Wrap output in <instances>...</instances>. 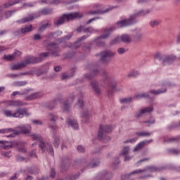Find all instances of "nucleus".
Wrapping results in <instances>:
<instances>
[{
  "label": "nucleus",
  "instance_id": "16",
  "mask_svg": "<svg viewBox=\"0 0 180 180\" xmlns=\"http://www.w3.org/2000/svg\"><path fill=\"white\" fill-rule=\"evenodd\" d=\"M90 85L96 95H99V94H101V89H99V86H98V82H96V80L91 81Z\"/></svg>",
  "mask_w": 180,
  "mask_h": 180
},
{
  "label": "nucleus",
  "instance_id": "10",
  "mask_svg": "<svg viewBox=\"0 0 180 180\" xmlns=\"http://www.w3.org/2000/svg\"><path fill=\"white\" fill-rule=\"evenodd\" d=\"M17 131L19 134L22 133L23 134H29L30 133V130H32V127L29 124L27 125H22V126H18L17 127Z\"/></svg>",
  "mask_w": 180,
  "mask_h": 180
},
{
  "label": "nucleus",
  "instance_id": "46",
  "mask_svg": "<svg viewBox=\"0 0 180 180\" xmlns=\"http://www.w3.org/2000/svg\"><path fill=\"white\" fill-rule=\"evenodd\" d=\"M131 174H123L121 176V179L122 180H134V179L131 178V176H130Z\"/></svg>",
  "mask_w": 180,
  "mask_h": 180
},
{
  "label": "nucleus",
  "instance_id": "11",
  "mask_svg": "<svg viewBox=\"0 0 180 180\" xmlns=\"http://www.w3.org/2000/svg\"><path fill=\"white\" fill-rule=\"evenodd\" d=\"M98 74H99L98 69L94 70L92 72V74H84L82 82H85V81H91V79H92L94 77L98 75Z\"/></svg>",
  "mask_w": 180,
  "mask_h": 180
},
{
  "label": "nucleus",
  "instance_id": "33",
  "mask_svg": "<svg viewBox=\"0 0 180 180\" xmlns=\"http://www.w3.org/2000/svg\"><path fill=\"white\" fill-rule=\"evenodd\" d=\"M136 136H137V137H150V136H151V134L150 132L141 131L136 132Z\"/></svg>",
  "mask_w": 180,
  "mask_h": 180
},
{
  "label": "nucleus",
  "instance_id": "28",
  "mask_svg": "<svg viewBox=\"0 0 180 180\" xmlns=\"http://www.w3.org/2000/svg\"><path fill=\"white\" fill-rule=\"evenodd\" d=\"M152 112H154L153 106L146 107L141 110V113H152Z\"/></svg>",
  "mask_w": 180,
  "mask_h": 180
},
{
  "label": "nucleus",
  "instance_id": "62",
  "mask_svg": "<svg viewBox=\"0 0 180 180\" xmlns=\"http://www.w3.org/2000/svg\"><path fill=\"white\" fill-rule=\"evenodd\" d=\"M127 50L124 48H119L117 49L118 54H124L126 53Z\"/></svg>",
  "mask_w": 180,
  "mask_h": 180
},
{
  "label": "nucleus",
  "instance_id": "40",
  "mask_svg": "<svg viewBox=\"0 0 180 180\" xmlns=\"http://www.w3.org/2000/svg\"><path fill=\"white\" fill-rule=\"evenodd\" d=\"M98 140H100V141H104V143H108V141H110V136L103 134L101 139L98 137Z\"/></svg>",
  "mask_w": 180,
  "mask_h": 180
},
{
  "label": "nucleus",
  "instance_id": "26",
  "mask_svg": "<svg viewBox=\"0 0 180 180\" xmlns=\"http://www.w3.org/2000/svg\"><path fill=\"white\" fill-rule=\"evenodd\" d=\"M28 172L32 175H37L40 172V169L37 167H32L28 169Z\"/></svg>",
  "mask_w": 180,
  "mask_h": 180
},
{
  "label": "nucleus",
  "instance_id": "30",
  "mask_svg": "<svg viewBox=\"0 0 180 180\" xmlns=\"http://www.w3.org/2000/svg\"><path fill=\"white\" fill-rule=\"evenodd\" d=\"M6 117H23L24 113H6Z\"/></svg>",
  "mask_w": 180,
  "mask_h": 180
},
{
  "label": "nucleus",
  "instance_id": "44",
  "mask_svg": "<svg viewBox=\"0 0 180 180\" xmlns=\"http://www.w3.org/2000/svg\"><path fill=\"white\" fill-rule=\"evenodd\" d=\"M4 60H6L7 61H13V60H15V55H4Z\"/></svg>",
  "mask_w": 180,
  "mask_h": 180
},
{
  "label": "nucleus",
  "instance_id": "59",
  "mask_svg": "<svg viewBox=\"0 0 180 180\" xmlns=\"http://www.w3.org/2000/svg\"><path fill=\"white\" fill-rule=\"evenodd\" d=\"M44 73V72H43V70H41V69L35 70V74L36 75H37V77H40V75H43Z\"/></svg>",
  "mask_w": 180,
  "mask_h": 180
},
{
  "label": "nucleus",
  "instance_id": "45",
  "mask_svg": "<svg viewBox=\"0 0 180 180\" xmlns=\"http://www.w3.org/2000/svg\"><path fill=\"white\" fill-rule=\"evenodd\" d=\"M139 74H140L139 72V71H136V70H131V72H129L127 75V77H137V75H139Z\"/></svg>",
  "mask_w": 180,
  "mask_h": 180
},
{
  "label": "nucleus",
  "instance_id": "20",
  "mask_svg": "<svg viewBox=\"0 0 180 180\" xmlns=\"http://www.w3.org/2000/svg\"><path fill=\"white\" fill-rule=\"evenodd\" d=\"M33 30V26L32 25L22 26L20 29L21 34H27Z\"/></svg>",
  "mask_w": 180,
  "mask_h": 180
},
{
  "label": "nucleus",
  "instance_id": "63",
  "mask_svg": "<svg viewBox=\"0 0 180 180\" xmlns=\"http://www.w3.org/2000/svg\"><path fill=\"white\" fill-rule=\"evenodd\" d=\"M17 113H27V109H26V108H19L17 110Z\"/></svg>",
  "mask_w": 180,
  "mask_h": 180
},
{
  "label": "nucleus",
  "instance_id": "3",
  "mask_svg": "<svg viewBox=\"0 0 180 180\" xmlns=\"http://www.w3.org/2000/svg\"><path fill=\"white\" fill-rule=\"evenodd\" d=\"M50 53L49 52H45L42 53L40 54V56L39 58L33 57V56H30L22 62V63L25 64V67H27L29 65V64H37V63H41L46 57H49V55Z\"/></svg>",
  "mask_w": 180,
  "mask_h": 180
},
{
  "label": "nucleus",
  "instance_id": "57",
  "mask_svg": "<svg viewBox=\"0 0 180 180\" xmlns=\"http://www.w3.org/2000/svg\"><path fill=\"white\" fill-rule=\"evenodd\" d=\"M83 122H85L86 123L88 122V119L89 118V114L84 113L82 116Z\"/></svg>",
  "mask_w": 180,
  "mask_h": 180
},
{
  "label": "nucleus",
  "instance_id": "53",
  "mask_svg": "<svg viewBox=\"0 0 180 180\" xmlns=\"http://www.w3.org/2000/svg\"><path fill=\"white\" fill-rule=\"evenodd\" d=\"M149 25L152 27H155V26H158V25H160V22L158 20H152L150 21Z\"/></svg>",
  "mask_w": 180,
  "mask_h": 180
},
{
  "label": "nucleus",
  "instance_id": "8",
  "mask_svg": "<svg viewBox=\"0 0 180 180\" xmlns=\"http://www.w3.org/2000/svg\"><path fill=\"white\" fill-rule=\"evenodd\" d=\"M48 50L51 51L53 57H58V53H60V48L58 45L56 43H51L48 45Z\"/></svg>",
  "mask_w": 180,
  "mask_h": 180
},
{
  "label": "nucleus",
  "instance_id": "22",
  "mask_svg": "<svg viewBox=\"0 0 180 180\" xmlns=\"http://www.w3.org/2000/svg\"><path fill=\"white\" fill-rule=\"evenodd\" d=\"M43 94L41 93H34L28 96L25 98L26 101H33V99H37L39 98H41Z\"/></svg>",
  "mask_w": 180,
  "mask_h": 180
},
{
  "label": "nucleus",
  "instance_id": "36",
  "mask_svg": "<svg viewBox=\"0 0 180 180\" xmlns=\"http://www.w3.org/2000/svg\"><path fill=\"white\" fill-rule=\"evenodd\" d=\"M53 13V9L51 8H44L40 11L41 15H50Z\"/></svg>",
  "mask_w": 180,
  "mask_h": 180
},
{
  "label": "nucleus",
  "instance_id": "5",
  "mask_svg": "<svg viewBox=\"0 0 180 180\" xmlns=\"http://www.w3.org/2000/svg\"><path fill=\"white\" fill-rule=\"evenodd\" d=\"M157 171H161L155 166H146L144 169H138L130 172V175H137V174H143V172H157Z\"/></svg>",
  "mask_w": 180,
  "mask_h": 180
},
{
  "label": "nucleus",
  "instance_id": "31",
  "mask_svg": "<svg viewBox=\"0 0 180 180\" xmlns=\"http://www.w3.org/2000/svg\"><path fill=\"white\" fill-rule=\"evenodd\" d=\"M131 101H133V98L131 97H126L120 99V103H122V105L130 103Z\"/></svg>",
  "mask_w": 180,
  "mask_h": 180
},
{
  "label": "nucleus",
  "instance_id": "21",
  "mask_svg": "<svg viewBox=\"0 0 180 180\" xmlns=\"http://www.w3.org/2000/svg\"><path fill=\"white\" fill-rule=\"evenodd\" d=\"M33 19H34V17L33 15H30L28 17H25L24 18L17 20L16 23H19L20 25H22L23 23H27V22H32Z\"/></svg>",
  "mask_w": 180,
  "mask_h": 180
},
{
  "label": "nucleus",
  "instance_id": "60",
  "mask_svg": "<svg viewBox=\"0 0 180 180\" xmlns=\"http://www.w3.org/2000/svg\"><path fill=\"white\" fill-rule=\"evenodd\" d=\"M33 40H35V41L41 40V35L39 34H34Z\"/></svg>",
  "mask_w": 180,
  "mask_h": 180
},
{
  "label": "nucleus",
  "instance_id": "29",
  "mask_svg": "<svg viewBox=\"0 0 180 180\" xmlns=\"http://www.w3.org/2000/svg\"><path fill=\"white\" fill-rule=\"evenodd\" d=\"M53 146L54 147H56V148H58V146L60 144V138L58 137V136H57L56 134H54L53 135Z\"/></svg>",
  "mask_w": 180,
  "mask_h": 180
},
{
  "label": "nucleus",
  "instance_id": "23",
  "mask_svg": "<svg viewBox=\"0 0 180 180\" xmlns=\"http://www.w3.org/2000/svg\"><path fill=\"white\" fill-rule=\"evenodd\" d=\"M22 68H25V64L23 63V62H21L20 63H15L11 66V70L12 71L15 70H22Z\"/></svg>",
  "mask_w": 180,
  "mask_h": 180
},
{
  "label": "nucleus",
  "instance_id": "24",
  "mask_svg": "<svg viewBox=\"0 0 180 180\" xmlns=\"http://www.w3.org/2000/svg\"><path fill=\"white\" fill-rule=\"evenodd\" d=\"M109 10L102 11V10H92L87 13V15H102V13H106Z\"/></svg>",
  "mask_w": 180,
  "mask_h": 180
},
{
  "label": "nucleus",
  "instance_id": "52",
  "mask_svg": "<svg viewBox=\"0 0 180 180\" xmlns=\"http://www.w3.org/2000/svg\"><path fill=\"white\" fill-rule=\"evenodd\" d=\"M35 74H36V70H32L27 72L21 73L20 75H34Z\"/></svg>",
  "mask_w": 180,
  "mask_h": 180
},
{
  "label": "nucleus",
  "instance_id": "35",
  "mask_svg": "<svg viewBox=\"0 0 180 180\" xmlns=\"http://www.w3.org/2000/svg\"><path fill=\"white\" fill-rule=\"evenodd\" d=\"M75 108H76V109H79V110H81V109H83L84 101H82V99L79 98L77 104L75 105Z\"/></svg>",
  "mask_w": 180,
  "mask_h": 180
},
{
  "label": "nucleus",
  "instance_id": "6",
  "mask_svg": "<svg viewBox=\"0 0 180 180\" xmlns=\"http://www.w3.org/2000/svg\"><path fill=\"white\" fill-rule=\"evenodd\" d=\"M115 56H116V52L110 50H106L100 53V60L101 61H103V63H109V61H110V58H112V57H115Z\"/></svg>",
  "mask_w": 180,
  "mask_h": 180
},
{
  "label": "nucleus",
  "instance_id": "27",
  "mask_svg": "<svg viewBox=\"0 0 180 180\" xmlns=\"http://www.w3.org/2000/svg\"><path fill=\"white\" fill-rule=\"evenodd\" d=\"M101 75L103 77V81H109L110 79V76H109V74L105 70H101Z\"/></svg>",
  "mask_w": 180,
  "mask_h": 180
},
{
  "label": "nucleus",
  "instance_id": "49",
  "mask_svg": "<svg viewBox=\"0 0 180 180\" xmlns=\"http://www.w3.org/2000/svg\"><path fill=\"white\" fill-rule=\"evenodd\" d=\"M130 151V148L129 146H125L123 148L122 152L121 153L122 155H127Z\"/></svg>",
  "mask_w": 180,
  "mask_h": 180
},
{
  "label": "nucleus",
  "instance_id": "39",
  "mask_svg": "<svg viewBox=\"0 0 180 180\" xmlns=\"http://www.w3.org/2000/svg\"><path fill=\"white\" fill-rule=\"evenodd\" d=\"M49 26H51V24L46 22L45 24H43L41 26L39 27V32H43L47 27H49Z\"/></svg>",
  "mask_w": 180,
  "mask_h": 180
},
{
  "label": "nucleus",
  "instance_id": "2",
  "mask_svg": "<svg viewBox=\"0 0 180 180\" xmlns=\"http://www.w3.org/2000/svg\"><path fill=\"white\" fill-rule=\"evenodd\" d=\"M83 15L82 13H72L70 14H63L59 19L54 22L56 26H60L65 22V20H74V19H79L82 18Z\"/></svg>",
  "mask_w": 180,
  "mask_h": 180
},
{
  "label": "nucleus",
  "instance_id": "55",
  "mask_svg": "<svg viewBox=\"0 0 180 180\" xmlns=\"http://www.w3.org/2000/svg\"><path fill=\"white\" fill-rule=\"evenodd\" d=\"M15 12H16V10L6 12L5 13V16L6 18V19H8V18H11V16H12V14L15 13Z\"/></svg>",
  "mask_w": 180,
  "mask_h": 180
},
{
  "label": "nucleus",
  "instance_id": "54",
  "mask_svg": "<svg viewBox=\"0 0 180 180\" xmlns=\"http://www.w3.org/2000/svg\"><path fill=\"white\" fill-rule=\"evenodd\" d=\"M13 131H11L10 135L7 136V137H16V136H19V132L18 131V130L15 129H13Z\"/></svg>",
  "mask_w": 180,
  "mask_h": 180
},
{
  "label": "nucleus",
  "instance_id": "12",
  "mask_svg": "<svg viewBox=\"0 0 180 180\" xmlns=\"http://www.w3.org/2000/svg\"><path fill=\"white\" fill-rule=\"evenodd\" d=\"M61 101H63L61 98H55L53 101H52L47 105V109H49V110H53V109H56L57 104L58 103V102H60Z\"/></svg>",
  "mask_w": 180,
  "mask_h": 180
},
{
  "label": "nucleus",
  "instance_id": "64",
  "mask_svg": "<svg viewBox=\"0 0 180 180\" xmlns=\"http://www.w3.org/2000/svg\"><path fill=\"white\" fill-rule=\"evenodd\" d=\"M176 41L177 44H180V32L176 34Z\"/></svg>",
  "mask_w": 180,
  "mask_h": 180
},
{
  "label": "nucleus",
  "instance_id": "41",
  "mask_svg": "<svg viewBox=\"0 0 180 180\" xmlns=\"http://www.w3.org/2000/svg\"><path fill=\"white\" fill-rule=\"evenodd\" d=\"M11 131H13V129L12 128H6L0 129V134H8V133H11Z\"/></svg>",
  "mask_w": 180,
  "mask_h": 180
},
{
  "label": "nucleus",
  "instance_id": "25",
  "mask_svg": "<svg viewBox=\"0 0 180 180\" xmlns=\"http://www.w3.org/2000/svg\"><path fill=\"white\" fill-rule=\"evenodd\" d=\"M68 123L70 126H71V127H72V129H74V130H78L79 126L77 121L70 119L68 120Z\"/></svg>",
  "mask_w": 180,
  "mask_h": 180
},
{
  "label": "nucleus",
  "instance_id": "32",
  "mask_svg": "<svg viewBox=\"0 0 180 180\" xmlns=\"http://www.w3.org/2000/svg\"><path fill=\"white\" fill-rule=\"evenodd\" d=\"M179 140H180L179 136L172 137V138H169L167 140H165V143H179Z\"/></svg>",
  "mask_w": 180,
  "mask_h": 180
},
{
  "label": "nucleus",
  "instance_id": "18",
  "mask_svg": "<svg viewBox=\"0 0 180 180\" xmlns=\"http://www.w3.org/2000/svg\"><path fill=\"white\" fill-rule=\"evenodd\" d=\"M167 86H168V84H165L163 86V89L150 90L149 94H152V95H160V94H165V92H167Z\"/></svg>",
  "mask_w": 180,
  "mask_h": 180
},
{
  "label": "nucleus",
  "instance_id": "19",
  "mask_svg": "<svg viewBox=\"0 0 180 180\" xmlns=\"http://www.w3.org/2000/svg\"><path fill=\"white\" fill-rule=\"evenodd\" d=\"M120 37L121 39V41H122V43H126L127 44H129L131 43V41H133V39H131V36L127 34H122Z\"/></svg>",
  "mask_w": 180,
  "mask_h": 180
},
{
  "label": "nucleus",
  "instance_id": "34",
  "mask_svg": "<svg viewBox=\"0 0 180 180\" xmlns=\"http://www.w3.org/2000/svg\"><path fill=\"white\" fill-rule=\"evenodd\" d=\"M141 39H143V32L141 30H137L135 32V40H140Z\"/></svg>",
  "mask_w": 180,
  "mask_h": 180
},
{
  "label": "nucleus",
  "instance_id": "43",
  "mask_svg": "<svg viewBox=\"0 0 180 180\" xmlns=\"http://www.w3.org/2000/svg\"><path fill=\"white\" fill-rule=\"evenodd\" d=\"M42 4H60V0H41Z\"/></svg>",
  "mask_w": 180,
  "mask_h": 180
},
{
  "label": "nucleus",
  "instance_id": "47",
  "mask_svg": "<svg viewBox=\"0 0 180 180\" xmlns=\"http://www.w3.org/2000/svg\"><path fill=\"white\" fill-rule=\"evenodd\" d=\"M167 151L169 154H172L173 155H178L180 153V151L176 149H169Z\"/></svg>",
  "mask_w": 180,
  "mask_h": 180
},
{
  "label": "nucleus",
  "instance_id": "50",
  "mask_svg": "<svg viewBox=\"0 0 180 180\" xmlns=\"http://www.w3.org/2000/svg\"><path fill=\"white\" fill-rule=\"evenodd\" d=\"M62 109L63 112H70V104L65 103L63 105Z\"/></svg>",
  "mask_w": 180,
  "mask_h": 180
},
{
  "label": "nucleus",
  "instance_id": "61",
  "mask_svg": "<svg viewBox=\"0 0 180 180\" xmlns=\"http://www.w3.org/2000/svg\"><path fill=\"white\" fill-rule=\"evenodd\" d=\"M71 37H72V33L68 34V35L65 36L63 39H62V41H64L65 40H70V39H71Z\"/></svg>",
  "mask_w": 180,
  "mask_h": 180
},
{
  "label": "nucleus",
  "instance_id": "37",
  "mask_svg": "<svg viewBox=\"0 0 180 180\" xmlns=\"http://www.w3.org/2000/svg\"><path fill=\"white\" fill-rule=\"evenodd\" d=\"M20 2V0H15L13 2L6 3L4 5V8H8L11 6H13V5H16V4H19Z\"/></svg>",
  "mask_w": 180,
  "mask_h": 180
},
{
  "label": "nucleus",
  "instance_id": "58",
  "mask_svg": "<svg viewBox=\"0 0 180 180\" xmlns=\"http://www.w3.org/2000/svg\"><path fill=\"white\" fill-rule=\"evenodd\" d=\"M39 148L41 149L42 153H44L45 150H46V143L43 141H41L39 146Z\"/></svg>",
  "mask_w": 180,
  "mask_h": 180
},
{
  "label": "nucleus",
  "instance_id": "38",
  "mask_svg": "<svg viewBox=\"0 0 180 180\" xmlns=\"http://www.w3.org/2000/svg\"><path fill=\"white\" fill-rule=\"evenodd\" d=\"M135 98H136V99H141L143 98H150V95L148 93H141L138 95L135 96Z\"/></svg>",
  "mask_w": 180,
  "mask_h": 180
},
{
  "label": "nucleus",
  "instance_id": "7",
  "mask_svg": "<svg viewBox=\"0 0 180 180\" xmlns=\"http://www.w3.org/2000/svg\"><path fill=\"white\" fill-rule=\"evenodd\" d=\"M105 133H112V127L110 125H100L98 137L102 139V136H103Z\"/></svg>",
  "mask_w": 180,
  "mask_h": 180
},
{
  "label": "nucleus",
  "instance_id": "4",
  "mask_svg": "<svg viewBox=\"0 0 180 180\" xmlns=\"http://www.w3.org/2000/svg\"><path fill=\"white\" fill-rule=\"evenodd\" d=\"M154 58L155 60H159V61H162L163 65H167V64H172V63L176 60V56L174 55L165 56L157 53L155 54Z\"/></svg>",
  "mask_w": 180,
  "mask_h": 180
},
{
  "label": "nucleus",
  "instance_id": "9",
  "mask_svg": "<svg viewBox=\"0 0 180 180\" xmlns=\"http://www.w3.org/2000/svg\"><path fill=\"white\" fill-rule=\"evenodd\" d=\"M0 144H2L1 147L3 148L4 150H9V148H12V147H13L14 146H18V142H8L6 141H0Z\"/></svg>",
  "mask_w": 180,
  "mask_h": 180
},
{
  "label": "nucleus",
  "instance_id": "48",
  "mask_svg": "<svg viewBox=\"0 0 180 180\" xmlns=\"http://www.w3.org/2000/svg\"><path fill=\"white\" fill-rule=\"evenodd\" d=\"M27 83L25 81L15 82L13 83L14 86H25Z\"/></svg>",
  "mask_w": 180,
  "mask_h": 180
},
{
  "label": "nucleus",
  "instance_id": "51",
  "mask_svg": "<svg viewBox=\"0 0 180 180\" xmlns=\"http://www.w3.org/2000/svg\"><path fill=\"white\" fill-rule=\"evenodd\" d=\"M31 139H32V140H37V141H39L41 140V136L39 134H31L30 135Z\"/></svg>",
  "mask_w": 180,
  "mask_h": 180
},
{
  "label": "nucleus",
  "instance_id": "1",
  "mask_svg": "<svg viewBox=\"0 0 180 180\" xmlns=\"http://www.w3.org/2000/svg\"><path fill=\"white\" fill-rule=\"evenodd\" d=\"M149 13H151V9L139 10L136 13L131 15L129 18L117 22V27H126V26H130V25L136 23V18H139L140 16H146Z\"/></svg>",
  "mask_w": 180,
  "mask_h": 180
},
{
  "label": "nucleus",
  "instance_id": "13",
  "mask_svg": "<svg viewBox=\"0 0 180 180\" xmlns=\"http://www.w3.org/2000/svg\"><path fill=\"white\" fill-rule=\"evenodd\" d=\"M112 175L106 171H103L98 174L97 179L98 180H110Z\"/></svg>",
  "mask_w": 180,
  "mask_h": 180
},
{
  "label": "nucleus",
  "instance_id": "15",
  "mask_svg": "<svg viewBox=\"0 0 180 180\" xmlns=\"http://www.w3.org/2000/svg\"><path fill=\"white\" fill-rule=\"evenodd\" d=\"M113 30H116V27H112L104 30V34L100 37V39H108Z\"/></svg>",
  "mask_w": 180,
  "mask_h": 180
},
{
  "label": "nucleus",
  "instance_id": "14",
  "mask_svg": "<svg viewBox=\"0 0 180 180\" xmlns=\"http://www.w3.org/2000/svg\"><path fill=\"white\" fill-rule=\"evenodd\" d=\"M76 30L79 32V33H81V32L84 33H95L96 32V30L92 27L85 28L84 26L79 27Z\"/></svg>",
  "mask_w": 180,
  "mask_h": 180
},
{
  "label": "nucleus",
  "instance_id": "17",
  "mask_svg": "<svg viewBox=\"0 0 180 180\" xmlns=\"http://www.w3.org/2000/svg\"><path fill=\"white\" fill-rule=\"evenodd\" d=\"M153 140L149 141H142L139 142L134 148V151H139V150H141L146 146V144H149V143H151Z\"/></svg>",
  "mask_w": 180,
  "mask_h": 180
},
{
  "label": "nucleus",
  "instance_id": "42",
  "mask_svg": "<svg viewBox=\"0 0 180 180\" xmlns=\"http://www.w3.org/2000/svg\"><path fill=\"white\" fill-rule=\"evenodd\" d=\"M121 39L120 37H117L116 38H115L114 39L111 40L110 42V46H113L115 44H117L118 43H120Z\"/></svg>",
  "mask_w": 180,
  "mask_h": 180
},
{
  "label": "nucleus",
  "instance_id": "56",
  "mask_svg": "<svg viewBox=\"0 0 180 180\" xmlns=\"http://www.w3.org/2000/svg\"><path fill=\"white\" fill-rule=\"evenodd\" d=\"M46 150L51 155H54V150L53 149V146L51 145H49Z\"/></svg>",
  "mask_w": 180,
  "mask_h": 180
}]
</instances>
